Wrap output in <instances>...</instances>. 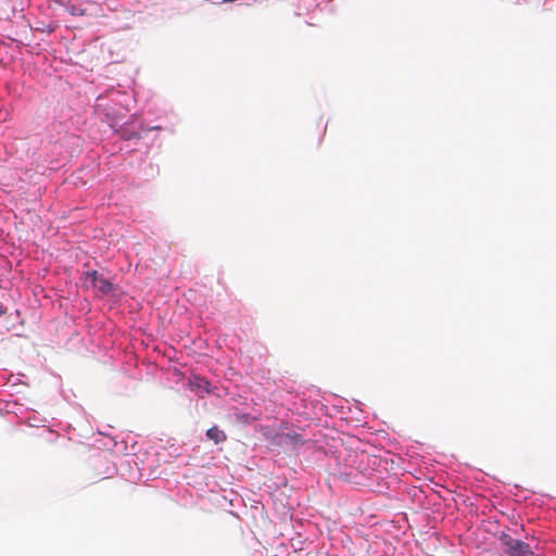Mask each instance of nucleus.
I'll use <instances>...</instances> for the list:
<instances>
[{"label": "nucleus", "mask_w": 556, "mask_h": 556, "mask_svg": "<svg viewBox=\"0 0 556 556\" xmlns=\"http://www.w3.org/2000/svg\"><path fill=\"white\" fill-rule=\"evenodd\" d=\"M84 286L92 288L102 295L109 294L114 290L113 283L100 275L97 270L85 271L83 275Z\"/></svg>", "instance_id": "obj_1"}, {"label": "nucleus", "mask_w": 556, "mask_h": 556, "mask_svg": "<svg viewBox=\"0 0 556 556\" xmlns=\"http://www.w3.org/2000/svg\"><path fill=\"white\" fill-rule=\"evenodd\" d=\"M504 546V552L509 556H531L532 551L528 543L513 539L509 535H503L501 538Z\"/></svg>", "instance_id": "obj_2"}, {"label": "nucleus", "mask_w": 556, "mask_h": 556, "mask_svg": "<svg viewBox=\"0 0 556 556\" xmlns=\"http://www.w3.org/2000/svg\"><path fill=\"white\" fill-rule=\"evenodd\" d=\"M206 437L215 443L224 442L227 439L225 432L219 430L216 426L206 431Z\"/></svg>", "instance_id": "obj_3"}, {"label": "nucleus", "mask_w": 556, "mask_h": 556, "mask_svg": "<svg viewBox=\"0 0 556 556\" xmlns=\"http://www.w3.org/2000/svg\"><path fill=\"white\" fill-rule=\"evenodd\" d=\"M71 13H72L73 15H83V14H84V11H83V10H80V9H77V8H75V7H72V9H71Z\"/></svg>", "instance_id": "obj_4"}, {"label": "nucleus", "mask_w": 556, "mask_h": 556, "mask_svg": "<svg viewBox=\"0 0 556 556\" xmlns=\"http://www.w3.org/2000/svg\"><path fill=\"white\" fill-rule=\"evenodd\" d=\"M294 440H295V441H299V440H300V435H299V434H295V435H294Z\"/></svg>", "instance_id": "obj_5"}]
</instances>
